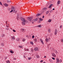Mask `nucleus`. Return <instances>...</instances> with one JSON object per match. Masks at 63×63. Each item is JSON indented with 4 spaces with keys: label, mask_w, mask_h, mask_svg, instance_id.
<instances>
[{
    "label": "nucleus",
    "mask_w": 63,
    "mask_h": 63,
    "mask_svg": "<svg viewBox=\"0 0 63 63\" xmlns=\"http://www.w3.org/2000/svg\"><path fill=\"white\" fill-rule=\"evenodd\" d=\"M13 30V32H16V30Z\"/></svg>",
    "instance_id": "a19ab883"
},
{
    "label": "nucleus",
    "mask_w": 63,
    "mask_h": 63,
    "mask_svg": "<svg viewBox=\"0 0 63 63\" xmlns=\"http://www.w3.org/2000/svg\"><path fill=\"white\" fill-rule=\"evenodd\" d=\"M19 47L20 48H22V46H19Z\"/></svg>",
    "instance_id": "4c0bfd02"
},
{
    "label": "nucleus",
    "mask_w": 63,
    "mask_h": 63,
    "mask_svg": "<svg viewBox=\"0 0 63 63\" xmlns=\"http://www.w3.org/2000/svg\"><path fill=\"white\" fill-rule=\"evenodd\" d=\"M33 23V22H32V23Z\"/></svg>",
    "instance_id": "0e129e2a"
},
{
    "label": "nucleus",
    "mask_w": 63,
    "mask_h": 63,
    "mask_svg": "<svg viewBox=\"0 0 63 63\" xmlns=\"http://www.w3.org/2000/svg\"><path fill=\"white\" fill-rule=\"evenodd\" d=\"M1 45L2 46H4V44L3 43H2L1 44Z\"/></svg>",
    "instance_id": "412c9836"
},
{
    "label": "nucleus",
    "mask_w": 63,
    "mask_h": 63,
    "mask_svg": "<svg viewBox=\"0 0 63 63\" xmlns=\"http://www.w3.org/2000/svg\"><path fill=\"white\" fill-rule=\"evenodd\" d=\"M40 41L41 42V43H42V44L43 45H44V42H43V40H42V39H40Z\"/></svg>",
    "instance_id": "39448f33"
},
{
    "label": "nucleus",
    "mask_w": 63,
    "mask_h": 63,
    "mask_svg": "<svg viewBox=\"0 0 63 63\" xmlns=\"http://www.w3.org/2000/svg\"><path fill=\"white\" fill-rule=\"evenodd\" d=\"M25 40H26L25 39H23V42H24L25 41Z\"/></svg>",
    "instance_id": "72a5a7b5"
},
{
    "label": "nucleus",
    "mask_w": 63,
    "mask_h": 63,
    "mask_svg": "<svg viewBox=\"0 0 63 63\" xmlns=\"http://www.w3.org/2000/svg\"><path fill=\"white\" fill-rule=\"evenodd\" d=\"M34 35H33L32 37V38H34Z\"/></svg>",
    "instance_id": "de8ad7c7"
},
{
    "label": "nucleus",
    "mask_w": 63,
    "mask_h": 63,
    "mask_svg": "<svg viewBox=\"0 0 63 63\" xmlns=\"http://www.w3.org/2000/svg\"><path fill=\"white\" fill-rule=\"evenodd\" d=\"M38 19V18H37L36 19H34V21H36Z\"/></svg>",
    "instance_id": "6ab92c4d"
},
{
    "label": "nucleus",
    "mask_w": 63,
    "mask_h": 63,
    "mask_svg": "<svg viewBox=\"0 0 63 63\" xmlns=\"http://www.w3.org/2000/svg\"><path fill=\"white\" fill-rule=\"evenodd\" d=\"M10 52L11 53H13V51L12 50H10Z\"/></svg>",
    "instance_id": "cd10ccee"
},
{
    "label": "nucleus",
    "mask_w": 63,
    "mask_h": 63,
    "mask_svg": "<svg viewBox=\"0 0 63 63\" xmlns=\"http://www.w3.org/2000/svg\"><path fill=\"white\" fill-rule=\"evenodd\" d=\"M57 30L56 29L55 31V34L56 35L57 34Z\"/></svg>",
    "instance_id": "0eeeda50"
},
{
    "label": "nucleus",
    "mask_w": 63,
    "mask_h": 63,
    "mask_svg": "<svg viewBox=\"0 0 63 63\" xmlns=\"http://www.w3.org/2000/svg\"><path fill=\"white\" fill-rule=\"evenodd\" d=\"M39 20H40V21H43V19H42V18H39Z\"/></svg>",
    "instance_id": "bb28decb"
},
{
    "label": "nucleus",
    "mask_w": 63,
    "mask_h": 63,
    "mask_svg": "<svg viewBox=\"0 0 63 63\" xmlns=\"http://www.w3.org/2000/svg\"><path fill=\"white\" fill-rule=\"evenodd\" d=\"M62 60L60 59V62H62Z\"/></svg>",
    "instance_id": "49530a36"
},
{
    "label": "nucleus",
    "mask_w": 63,
    "mask_h": 63,
    "mask_svg": "<svg viewBox=\"0 0 63 63\" xmlns=\"http://www.w3.org/2000/svg\"><path fill=\"white\" fill-rule=\"evenodd\" d=\"M7 63H10V61H6Z\"/></svg>",
    "instance_id": "e433bc0d"
},
{
    "label": "nucleus",
    "mask_w": 63,
    "mask_h": 63,
    "mask_svg": "<svg viewBox=\"0 0 63 63\" xmlns=\"http://www.w3.org/2000/svg\"><path fill=\"white\" fill-rule=\"evenodd\" d=\"M55 10L54 8H53V10Z\"/></svg>",
    "instance_id": "680f3d73"
},
{
    "label": "nucleus",
    "mask_w": 63,
    "mask_h": 63,
    "mask_svg": "<svg viewBox=\"0 0 63 63\" xmlns=\"http://www.w3.org/2000/svg\"><path fill=\"white\" fill-rule=\"evenodd\" d=\"M47 10V8L45 7L44 8L42 9V13H44L45 12V11H46Z\"/></svg>",
    "instance_id": "f257e3e1"
},
{
    "label": "nucleus",
    "mask_w": 63,
    "mask_h": 63,
    "mask_svg": "<svg viewBox=\"0 0 63 63\" xmlns=\"http://www.w3.org/2000/svg\"><path fill=\"white\" fill-rule=\"evenodd\" d=\"M36 57L37 58H39V55H37L36 56Z\"/></svg>",
    "instance_id": "c9c22d12"
},
{
    "label": "nucleus",
    "mask_w": 63,
    "mask_h": 63,
    "mask_svg": "<svg viewBox=\"0 0 63 63\" xmlns=\"http://www.w3.org/2000/svg\"><path fill=\"white\" fill-rule=\"evenodd\" d=\"M32 18H33L32 17H28L27 19L29 20V21H31V20H32Z\"/></svg>",
    "instance_id": "f03ea898"
},
{
    "label": "nucleus",
    "mask_w": 63,
    "mask_h": 63,
    "mask_svg": "<svg viewBox=\"0 0 63 63\" xmlns=\"http://www.w3.org/2000/svg\"><path fill=\"white\" fill-rule=\"evenodd\" d=\"M43 62V60H42L40 61V62Z\"/></svg>",
    "instance_id": "09e8293b"
},
{
    "label": "nucleus",
    "mask_w": 63,
    "mask_h": 63,
    "mask_svg": "<svg viewBox=\"0 0 63 63\" xmlns=\"http://www.w3.org/2000/svg\"><path fill=\"white\" fill-rule=\"evenodd\" d=\"M44 16H43V18H44Z\"/></svg>",
    "instance_id": "bf43d9fd"
},
{
    "label": "nucleus",
    "mask_w": 63,
    "mask_h": 63,
    "mask_svg": "<svg viewBox=\"0 0 63 63\" xmlns=\"http://www.w3.org/2000/svg\"><path fill=\"white\" fill-rule=\"evenodd\" d=\"M41 25H40L38 26H37V27H41Z\"/></svg>",
    "instance_id": "7c9ffc66"
},
{
    "label": "nucleus",
    "mask_w": 63,
    "mask_h": 63,
    "mask_svg": "<svg viewBox=\"0 0 63 63\" xmlns=\"http://www.w3.org/2000/svg\"><path fill=\"white\" fill-rule=\"evenodd\" d=\"M0 4L1 5H2V3H1V2H0Z\"/></svg>",
    "instance_id": "a18cd8bd"
},
{
    "label": "nucleus",
    "mask_w": 63,
    "mask_h": 63,
    "mask_svg": "<svg viewBox=\"0 0 63 63\" xmlns=\"http://www.w3.org/2000/svg\"><path fill=\"white\" fill-rule=\"evenodd\" d=\"M21 19V20L23 21V22H25L26 21H25V19L23 18H22Z\"/></svg>",
    "instance_id": "7ed1b4c3"
},
{
    "label": "nucleus",
    "mask_w": 63,
    "mask_h": 63,
    "mask_svg": "<svg viewBox=\"0 0 63 63\" xmlns=\"http://www.w3.org/2000/svg\"><path fill=\"white\" fill-rule=\"evenodd\" d=\"M24 58H25V56H24Z\"/></svg>",
    "instance_id": "4d7b16f0"
},
{
    "label": "nucleus",
    "mask_w": 63,
    "mask_h": 63,
    "mask_svg": "<svg viewBox=\"0 0 63 63\" xmlns=\"http://www.w3.org/2000/svg\"><path fill=\"white\" fill-rule=\"evenodd\" d=\"M6 23L7 22V21H6Z\"/></svg>",
    "instance_id": "774afa93"
},
{
    "label": "nucleus",
    "mask_w": 63,
    "mask_h": 63,
    "mask_svg": "<svg viewBox=\"0 0 63 63\" xmlns=\"http://www.w3.org/2000/svg\"><path fill=\"white\" fill-rule=\"evenodd\" d=\"M34 50H36V51H37L38 50V48L37 47H35Z\"/></svg>",
    "instance_id": "9d476101"
},
{
    "label": "nucleus",
    "mask_w": 63,
    "mask_h": 63,
    "mask_svg": "<svg viewBox=\"0 0 63 63\" xmlns=\"http://www.w3.org/2000/svg\"><path fill=\"white\" fill-rule=\"evenodd\" d=\"M7 57H5V59H7Z\"/></svg>",
    "instance_id": "603ef678"
},
{
    "label": "nucleus",
    "mask_w": 63,
    "mask_h": 63,
    "mask_svg": "<svg viewBox=\"0 0 63 63\" xmlns=\"http://www.w3.org/2000/svg\"><path fill=\"white\" fill-rule=\"evenodd\" d=\"M46 42H48V38H47L46 39Z\"/></svg>",
    "instance_id": "a878e982"
},
{
    "label": "nucleus",
    "mask_w": 63,
    "mask_h": 63,
    "mask_svg": "<svg viewBox=\"0 0 63 63\" xmlns=\"http://www.w3.org/2000/svg\"><path fill=\"white\" fill-rule=\"evenodd\" d=\"M11 10H12L13 11H15V7H11Z\"/></svg>",
    "instance_id": "20e7f679"
},
{
    "label": "nucleus",
    "mask_w": 63,
    "mask_h": 63,
    "mask_svg": "<svg viewBox=\"0 0 63 63\" xmlns=\"http://www.w3.org/2000/svg\"><path fill=\"white\" fill-rule=\"evenodd\" d=\"M52 59H53V60H55V58H53V57H52Z\"/></svg>",
    "instance_id": "c03bdc74"
},
{
    "label": "nucleus",
    "mask_w": 63,
    "mask_h": 63,
    "mask_svg": "<svg viewBox=\"0 0 63 63\" xmlns=\"http://www.w3.org/2000/svg\"><path fill=\"white\" fill-rule=\"evenodd\" d=\"M55 52V53H57L58 52H57V51L56 50H55L54 51Z\"/></svg>",
    "instance_id": "b1692460"
},
{
    "label": "nucleus",
    "mask_w": 63,
    "mask_h": 63,
    "mask_svg": "<svg viewBox=\"0 0 63 63\" xmlns=\"http://www.w3.org/2000/svg\"><path fill=\"white\" fill-rule=\"evenodd\" d=\"M6 27H7V28H6V30H9V28H8V27H9V26H6Z\"/></svg>",
    "instance_id": "6e6552de"
},
{
    "label": "nucleus",
    "mask_w": 63,
    "mask_h": 63,
    "mask_svg": "<svg viewBox=\"0 0 63 63\" xmlns=\"http://www.w3.org/2000/svg\"><path fill=\"white\" fill-rule=\"evenodd\" d=\"M14 10H11L10 12V13H12Z\"/></svg>",
    "instance_id": "ea45409f"
},
{
    "label": "nucleus",
    "mask_w": 63,
    "mask_h": 63,
    "mask_svg": "<svg viewBox=\"0 0 63 63\" xmlns=\"http://www.w3.org/2000/svg\"><path fill=\"white\" fill-rule=\"evenodd\" d=\"M31 58H32L31 57H29L28 58V60H31Z\"/></svg>",
    "instance_id": "c85d7f7f"
},
{
    "label": "nucleus",
    "mask_w": 63,
    "mask_h": 63,
    "mask_svg": "<svg viewBox=\"0 0 63 63\" xmlns=\"http://www.w3.org/2000/svg\"><path fill=\"white\" fill-rule=\"evenodd\" d=\"M31 50L32 51V52H33V49H31Z\"/></svg>",
    "instance_id": "8fccbe9b"
},
{
    "label": "nucleus",
    "mask_w": 63,
    "mask_h": 63,
    "mask_svg": "<svg viewBox=\"0 0 63 63\" xmlns=\"http://www.w3.org/2000/svg\"><path fill=\"white\" fill-rule=\"evenodd\" d=\"M48 16H50V14H49L48 15Z\"/></svg>",
    "instance_id": "864d4df0"
},
{
    "label": "nucleus",
    "mask_w": 63,
    "mask_h": 63,
    "mask_svg": "<svg viewBox=\"0 0 63 63\" xmlns=\"http://www.w3.org/2000/svg\"><path fill=\"white\" fill-rule=\"evenodd\" d=\"M48 31L49 32H51V31H50V29H48Z\"/></svg>",
    "instance_id": "393cba45"
},
{
    "label": "nucleus",
    "mask_w": 63,
    "mask_h": 63,
    "mask_svg": "<svg viewBox=\"0 0 63 63\" xmlns=\"http://www.w3.org/2000/svg\"><path fill=\"white\" fill-rule=\"evenodd\" d=\"M49 61L51 63L52 62V60H51V59H49Z\"/></svg>",
    "instance_id": "4be33fe9"
},
{
    "label": "nucleus",
    "mask_w": 63,
    "mask_h": 63,
    "mask_svg": "<svg viewBox=\"0 0 63 63\" xmlns=\"http://www.w3.org/2000/svg\"><path fill=\"white\" fill-rule=\"evenodd\" d=\"M4 6H5V7H7L8 6V4H7V3H5L4 4Z\"/></svg>",
    "instance_id": "f8f14e48"
},
{
    "label": "nucleus",
    "mask_w": 63,
    "mask_h": 63,
    "mask_svg": "<svg viewBox=\"0 0 63 63\" xmlns=\"http://www.w3.org/2000/svg\"><path fill=\"white\" fill-rule=\"evenodd\" d=\"M41 14L40 13H38L36 15V16H41Z\"/></svg>",
    "instance_id": "9b49d317"
},
{
    "label": "nucleus",
    "mask_w": 63,
    "mask_h": 63,
    "mask_svg": "<svg viewBox=\"0 0 63 63\" xmlns=\"http://www.w3.org/2000/svg\"><path fill=\"white\" fill-rule=\"evenodd\" d=\"M57 62H56V63H59V59H57L56 60Z\"/></svg>",
    "instance_id": "1a4fd4ad"
},
{
    "label": "nucleus",
    "mask_w": 63,
    "mask_h": 63,
    "mask_svg": "<svg viewBox=\"0 0 63 63\" xmlns=\"http://www.w3.org/2000/svg\"><path fill=\"white\" fill-rule=\"evenodd\" d=\"M48 21L49 22H51V19H49L48 20Z\"/></svg>",
    "instance_id": "5701e85b"
},
{
    "label": "nucleus",
    "mask_w": 63,
    "mask_h": 63,
    "mask_svg": "<svg viewBox=\"0 0 63 63\" xmlns=\"http://www.w3.org/2000/svg\"><path fill=\"white\" fill-rule=\"evenodd\" d=\"M60 28H62V25H61L60 27Z\"/></svg>",
    "instance_id": "58836bf2"
},
{
    "label": "nucleus",
    "mask_w": 63,
    "mask_h": 63,
    "mask_svg": "<svg viewBox=\"0 0 63 63\" xmlns=\"http://www.w3.org/2000/svg\"><path fill=\"white\" fill-rule=\"evenodd\" d=\"M7 3H9L10 2H11V0H7Z\"/></svg>",
    "instance_id": "c756f323"
},
{
    "label": "nucleus",
    "mask_w": 63,
    "mask_h": 63,
    "mask_svg": "<svg viewBox=\"0 0 63 63\" xmlns=\"http://www.w3.org/2000/svg\"><path fill=\"white\" fill-rule=\"evenodd\" d=\"M34 41L35 42H37V39H35L34 40Z\"/></svg>",
    "instance_id": "37998d69"
},
{
    "label": "nucleus",
    "mask_w": 63,
    "mask_h": 63,
    "mask_svg": "<svg viewBox=\"0 0 63 63\" xmlns=\"http://www.w3.org/2000/svg\"><path fill=\"white\" fill-rule=\"evenodd\" d=\"M60 1H58V2H57L58 4H60Z\"/></svg>",
    "instance_id": "473e14b6"
},
{
    "label": "nucleus",
    "mask_w": 63,
    "mask_h": 63,
    "mask_svg": "<svg viewBox=\"0 0 63 63\" xmlns=\"http://www.w3.org/2000/svg\"><path fill=\"white\" fill-rule=\"evenodd\" d=\"M19 38H17L16 39V40L17 41H19Z\"/></svg>",
    "instance_id": "2f4dec72"
},
{
    "label": "nucleus",
    "mask_w": 63,
    "mask_h": 63,
    "mask_svg": "<svg viewBox=\"0 0 63 63\" xmlns=\"http://www.w3.org/2000/svg\"><path fill=\"white\" fill-rule=\"evenodd\" d=\"M53 6V4H50L48 7V8H51V6Z\"/></svg>",
    "instance_id": "ddd939ff"
},
{
    "label": "nucleus",
    "mask_w": 63,
    "mask_h": 63,
    "mask_svg": "<svg viewBox=\"0 0 63 63\" xmlns=\"http://www.w3.org/2000/svg\"><path fill=\"white\" fill-rule=\"evenodd\" d=\"M24 49L25 51H29V49H26V48H24Z\"/></svg>",
    "instance_id": "4468645a"
},
{
    "label": "nucleus",
    "mask_w": 63,
    "mask_h": 63,
    "mask_svg": "<svg viewBox=\"0 0 63 63\" xmlns=\"http://www.w3.org/2000/svg\"><path fill=\"white\" fill-rule=\"evenodd\" d=\"M48 13H49V11H47L46 13V14H48Z\"/></svg>",
    "instance_id": "f704fd0d"
},
{
    "label": "nucleus",
    "mask_w": 63,
    "mask_h": 63,
    "mask_svg": "<svg viewBox=\"0 0 63 63\" xmlns=\"http://www.w3.org/2000/svg\"><path fill=\"white\" fill-rule=\"evenodd\" d=\"M43 63H46L45 62H44Z\"/></svg>",
    "instance_id": "e2e57ef3"
},
{
    "label": "nucleus",
    "mask_w": 63,
    "mask_h": 63,
    "mask_svg": "<svg viewBox=\"0 0 63 63\" xmlns=\"http://www.w3.org/2000/svg\"><path fill=\"white\" fill-rule=\"evenodd\" d=\"M21 30L23 32H25V30H24V29H21Z\"/></svg>",
    "instance_id": "2eb2a0df"
},
{
    "label": "nucleus",
    "mask_w": 63,
    "mask_h": 63,
    "mask_svg": "<svg viewBox=\"0 0 63 63\" xmlns=\"http://www.w3.org/2000/svg\"><path fill=\"white\" fill-rule=\"evenodd\" d=\"M4 36H5V35H2V37H4Z\"/></svg>",
    "instance_id": "6e6d98bb"
},
{
    "label": "nucleus",
    "mask_w": 63,
    "mask_h": 63,
    "mask_svg": "<svg viewBox=\"0 0 63 63\" xmlns=\"http://www.w3.org/2000/svg\"><path fill=\"white\" fill-rule=\"evenodd\" d=\"M62 42H63V39H62Z\"/></svg>",
    "instance_id": "13d9d810"
},
{
    "label": "nucleus",
    "mask_w": 63,
    "mask_h": 63,
    "mask_svg": "<svg viewBox=\"0 0 63 63\" xmlns=\"http://www.w3.org/2000/svg\"><path fill=\"white\" fill-rule=\"evenodd\" d=\"M14 60H16V58H14Z\"/></svg>",
    "instance_id": "5fc2aeb1"
},
{
    "label": "nucleus",
    "mask_w": 63,
    "mask_h": 63,
    "mask_svg": "<svg viewBox=\"0 0 63 63\" xmlns=\"http://www.w3.org/2000/svg\"><path fill=\"white\" fill-rule=\"evenodd\" d=\"M44 58H46V56H45L44 57Z\"/></svg>",
    "instance_id": "052dcab7"
},
{
    "label": "nucleus",
    "mask_w": 63,
    "mask_h": 63,
    "mask_svg": "<svg viewBox=\"0 0 63 63\" xmlns=\"http://www.w3.org/2000/svg\"><path fill=\"white\" fill-rule=\"evenodd\" d=\"M8 10H9H9H10V8H8Z\"/></svg>",
    "instance_id": "3c124183"
},
{
    "label": "nucleus",
    "mask_w": 63,
    "mask_h": 63,
    "mask_svg": "<svg viewBox=\"0 0 63 63\" xmlns=\"http://www.w3.org/2000/svg\"><path fill=\"white\" fill-rule=\"evenodd\" d=\"M11 38L12 39H14V40H15V37L14 36H12Z\"/></svg>",
    "instance_id": "f3484780"
},
{
    "label": "nucleus",
    "mask_w": 63,
    "mask_h": 63,
    "mask_svg": "<svg viewBox=\"0 0 63 63\" xmlns=\"http://www.w3.org/2000/svg\"><path fill=\"white\" fill-rule=\"evenodd\" d=\"M26 22H27V21H25V22H22V24L23 25H24L25 24V23H26Z\"/></svg>",
    "instance_id": "423d86ee"
},
{
    "label": "nucleus",
    "mask_w": 63,
    "mask_h": 63,
    "mask_svg": "<svg viewBox=\"0 0 63 63\" xmlns=\"http://www.w3.org/2000/svg\"><path fill=\"white\" fill-rule=\"evenodd\" d=\"M19 15H17V19H19Z\"/></svg>",
    "instance_id": "a211bd4d"
},
{
    "label": "nucleus",
    "mask_w": 63,
    "mask_h": 63,
    "mask_svg": "<svg viewBox=\"0 0 63 63\" xmlns=\"http://www.w3.org/2000/svg\"><path fill=\"white\" fill-rule=\"evenodd\" d=\"M52 10H50V13H52Z\"/></svg>",
    "instance_id": "79ce46f5"
},
{
    "label": "nucleus",
    "mask_w": 63,
    "mask_h": 63,
    "mask_svg": "<svg viewBox=\"0 0 63 63\" xmlns=\"http://www.w3.org/2000/svg\"><path fill=\"white\" fill-rule=\"evenodd\" d=\"M8 25H9V24H8Z\"/></svg>",
    "instance_id": "338daca9"
},
{
    "label": "nucleus",
    "mask_w": 63,
    "mask_h": 63,
    "mask_svg": "<svg viewBox=\"0 0 63 63\" xmlns=\"http://www.w3.org/2000/svg\"><path fill=\"white\" fill-rule=\"evenodd\" d=\"M30 44H32V45H34V44H33V42L32 41H31L30 42Z\"/></svg>",
    "instance_id": "aec40b11"
},
{
    "label": "nucleus",
    "mask_w": 63,
    "mask_h": 63,
    "mask_svg": "<svg viewBox=\"0 0 63 63\" xmlns=\"http://www.w3.org/2000/svg\"><path fill=\"white\" fill-rule=\"evenodd\" d=\"M52 56H53L54 57H56V55L54 53H53L52 55Z\"/></svg>",
    "instance_id": "dca6fc26"
},
{
    "label": "nucleus",
    "mask_w": 63,
    "mask_h": 63,
    "mask_svg": "<svg viewBox=\"0 0 63 63\" xmlns=\"http://www.w3.org/2000/svg\"><path fill=\"white\" fill-rule=\"evenodd\" d=\"M6 24H7V23H6Z\"/></svg>",
    "instance_id": "69168bd1"
}]
</instances>
